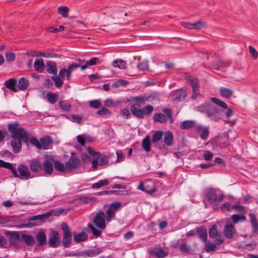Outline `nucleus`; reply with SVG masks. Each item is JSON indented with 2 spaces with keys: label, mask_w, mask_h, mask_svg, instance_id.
<instances>
[{
  "label": "nucleus",
  "mask_w": 258,
  "mask_h": 258,
  "mask_svg": "<svg viewBox=\"0 0 258 258\" xmlns=\"http://www.w3.org/2000/svg\"><path fill=\"white\" fill-rule=\"evenodd\" d=\"M46 98L50 104H54L58 98L57 95L55 93L49 92L46 94Z\"/></svg>",
  "instance_id": "obj_39"
},
{
  "label": "nucleus",
  "mask_w": 258,
  "mask_h": 258,
  "mask_svg": "<svg viewBox=\"0 0 258 258\" xmlns=\"http://www.w3.org/2000/svg\"><path fill=\"white\" fill-rule=\"evenodd\" d=\"M197 233L200 238L204 242H206L207 238V232L206 229L204 227H201L197 230Z\"/></svg>",
  "instance_id": "obj_31"
},
{
  "label": "nucleus",
  "mask_w": 258,
  "mask_h": 258,
  "mask_svg": "<svg viewBox=\"0 0 258 258\" xmlns=\"http://www.w3.org/2000/svg\"><path fill=\"white\" fill-rule=\"evenodd\" d=\"M213 156L212 153L209 151H205L203 157L205 160L209 161L211 160Z\"/></svg>",
  "instance_id": "obj_64"
},
{
  "label": "nucleus",
  "mask_w": 258,
  "mask_h": 258,
  "mask_svg": "<svg viewBox=\"0 0 258 258\" xmlns=\"http://www.w3.org/2000/svg\"><path fill=\"white\" fill-rule=\"evenodd\" d=\"M3 167L10 170L14 177H19L18 173L16 170L13 167V166L11 163L5 162Z\"/></svg>",
  "instance_id": "obj_47"
},
{
  "label": "nucleus",
  "mask_w": 258,
  "mask_h": 258,
  "mask_svg": "<svg viewBox=\"0 0 258 258\" xmlns=\"http://www.w3.org/2000/svg\"><path fill=\"white\" fill-rule=\"evenodd\" d=\"M7 235L10 237L9 243L11 245L14 246L16 248L19 247L18 240L20 238L19 235L17 232H8Z\"/></svg>",
  "instance_id": "obj_11"
},
{
  "label": "nucleus",
  "mask_w": 258,
  "mask_h": 258,
  "mask_svg": "<svg viewBox=\"0 0 258 258\" xmlns=\"http://www.w3.org/2000/svg\"><path fill=\"white\" fill-rule=\"evenodd\" d=\"M148 185V184H146V183H140L138 188L141 190L145 191L148 194H152L156 191V188L154 185L152 186V188L151 189H147L146 187Z\"/></svg>",
  "instance_id": "obj_38"
},
{
  "label": "nucleus",
  "mask_w": 258,
  "mask_h": 258,
  "mask_svg": "<svg viewBox=\"0 0 258 258\" xmlns=\"http://www.w3.org/2000/svg\"><path fill=\"white\" fill-rule=\"evenodd\" d=\"M186 96V91L184 89L176 90L173 94V100H183Z\"/></svg>",
  "instance_id": "obj_17"
},
{
  "label": "nucleus",
  "mask_w": 258,
  "mask_h": 258,
  "mask_svg": "<svg viewBox=\"0 0 258 258\" xmlns=\"http://www.w3.org/2000/svg\"><path fill=\"white\" fill-rule=\"evenodd\" d=\"M153 119L155 121L165 123L167 121V117L162 113H156L153 116Z\"/></svg>",
  "instance_id": "obj_41"
},
{
  "label": "nucleus",
  "mask_w": 258,
  "mask_h": 258,
  "mask_svg": "<svg viewBox=\"0 0 258 258\" xmlns=\"http://www.w3.org/2000/svg\"><path fill=\"white\" fill-rule=\"evenodd\" d=\"M88 227L90 228L94 236L99 237L101 235V231L96 229L92 224L89 223L88 224Z\"/></svg>",
  "instance_id": "obj_55"
},
{
  "label": "nucleus",
  "mask_w": 258,
  "mask_h": 258,
  "mask_svg": "<svg viewBox=\"0 0 258 258\" xmlns=\"http://www.w3.org/2000/svg\"><path fill=\"white\" fill-rule=\"evenodd\" d=\"M151 140L149 136H146L143 140L142 147L147 152H149L151 150Z\"/></svg>",
  "instance_id": "obj_37"
},
{
  "label": "nucleus",
  "mask_w": 258,
  "mask_h": 258,
  "mask_svg": "<svg viewBox=\"0 0 258 258\" xmlns=\"http://www.w3.org/2000/svg\"><path fill=\"white\" fill-rule=\"evenodd\" d=\"M34 68L35 71L42 73L45 68V64L43 61V59H37L34 62Z\"/></svg>",
  "instance_id": "obj_28"
},
{
  "label": "nucleus",
  "mask_w": 258,
  "mask_h": 258,
  "mask_svg": "<svg viewBox=\"0 0 258 258\" xmlns=\"http://www.w3.org/2000/svg\"><path fill=\"white\" fill-rule=\"evenodd\" d=\"M69 8L67 6H61L58 8V13L63 17H68Z\"/></svg>",
  "instance_id": "obj_48"
},
{
  "label": "nucleus",
  "mask_w": 258,
  "mask_h": 258,
  "mask_svg": "<svg viewBox=\"0 0 258 258\" xmlns=\"http://www.w3.org/2000/svg\"><path fill=\"white\" fill-rule=\"evenodd\" d=\"M47 71L49 74L55 75L57 72L56 63L51 61H48L46 63Z\"/></svg>",
  "instance_id": "obj_29"
},
{
  "label": "nucleus",
  "mask_w": 258,
  "mask_h": 258,
  "mask_svg": "<svg viewBox=\"0 0 258 258\" xmlns=\"http://www.w3.org/2000/svg\"><path fill=\"white\" fill-rule=\"evenodd\" d=\"M229 62L228 61H224L222 60L218 59L214 62L213 68L216 70H223L225 68L228 67Z\"/></svg>",
  "instance_id": "obj_26"
},
{
  "label": "nucleus",
  "mask_w": 258,
  "mask_h": 258,
  "mask_svg": "<svg viewBox=\"0 0 258 258\" xmlns=\"http://www.w3.org/2000/svg\"><path fill=\"white\" fill-rule=\"evenodd\" d=\"M101 105L100 101L97 100H94L89 101V105L91 107L94 108H98Z\"/></svg>",
  "instance_id": "obj_58"
},
{
  "label": "nucleus",
  "mask_w": 258,
  "mask_h": 258,
  "mask_svg": "<svg viewBox=\"0 0 258 258\" xmlns=\"http://www.w3.org/2000/svg\"><path fill=\"white\" fill-rule=\"evenodd\" d=\"M51 79L54 82L55 87L57 88H60L63 84V80L57 75L52 76Z\"/></svg>",
  "instance_id": "obj_43"
},
{
  "label": "nucleus",
  "mask_w": 258,
  "mask_h": 258,
  "mask_svg": "<svg viewBox=\"0 0 258 258\" xmlns=\"http://www.w3.org/2000/svg\"><path fill=\"white\" fill-rule=\"evenodd\" d=\"M30 142L32 145L35 146L38 149H41V147H40V144H41L40 141L39 142L38 140H37L35 138H31L30 139Z\"/></svg>",
  "instance_id": "obj_63"
},
{
  "label": "nucleus",
  "mask_w": 258,
  "mask_h": 258,
  "mask_svg": "<svg viewBox=\"0 0 258 258\" xmlns=\"http://www.w3.org/2000/svg\"><path fill=\"white\" fill-rule=\"evenodd\" d=\"M78 61H79V64L72 63L68 67V69H66L68 71L67 80L68 81L71 80L72 72L76 69L79 68L80 67V64H82V63L84 62V60L81 59H78Z\"/></svg>",
  "instance_id": "obj_21"
},
{
  "label": "nucleus",
  "mask_w": 258,
  "mask_h": 258,
  "mask_svg": "<svg viewBox=\"0 0 258 258\" xmlns=\"http://www.w3.org/2000/svg\"><path fill=\"white\" fill-rule=\"evenodd\" d=\"M217 247V245L215 243H208L205 245V250L207 252L214 251Z\"/></svg>",
  "instance_id": "obj_57"
},
{
  "label": "nucleus",
  "mask_w": 258,
  "mask_h": 258,
  "mask_svg": "<svg viewBox=\"0 0 258 258\" xmlns=\"http://www.w3.org/2000/svg\"><path fill=\"white\" fill-rule=\"evenodd\" d=\"M131 111L134 116L139 118H143L144 117L142 109H138L137 104H134L131 107Z\"/></svg>",
  "instance_id": "obj_25"
},
{
  "label": "nucleus",
  "mask_w": 258,
  "mask_h": 258,
  "mask_svg": "<svg viewBox=\"0 0 258 258\" xmlns=\"http://www.w3.org/2000/svg\"><path fill=\"white\" fill-rule=\"evenodd\" d=\"M211 101L214 103L215 104H217L219 106L221 107V108L227 109L228 108V105L227 104L225 103L224 102L221 101L218 98L213 97L211 98Z\"/></svg>",
  "instance_id": "obj_45"
},
{
  "label": "nucleus",
  "mask_w": 258,
  "mask_h": 258,
  "mask_svg": "<svg viewBox=\"0 0 258 258\" xmlns=\"http://www.w3.org/2000/svg\"><path fill=\"white\" fill-rule=\"evenodd\" d=\"M88 238V235L85 232L76 233L74 234L75 241L80 242L86 240Z\"/></svg>",
  "instance_id": "obj_33"
},
{
  "label": "nucleus",
  "mask_w": 258,
  "mask_h": 258,
  "mask_svg": "<svg viewBox=\"0 0 258 258\" xmlns=\"http://www.w3.org/2000/svg\"><path fill=\"white\" fill-rule=\"evenodd\" d=\"M142 110L143 111L144 115V114L147 115V114H149L151 113L153 111L154 108L151 105H147V106L143 107Z\"/></svg>",
  "instance_id": "obj_59"
},
{
  "label": "nucleus",
  "mask_w": 258,
  "mask_h": 258,
  "mask_svg": "<svg viewBox=\"0 0 258 258\" xmlns=\"http://www.w3.org/2000/svg\"><path fill=\"white\" fill-rule=\"evenodd\" d=\"M61 228L63 231L62 244L64 247H69L71 244L72 233L67 224L63 223Z\"/></svg>",
  "instance_id": "obj_4"
},
{
  "label": "nucleus",
  "mask_w": 258,
  "mask_h": 258,
  "mask_svg": "<svg viewBox=\"0 0 258 258\" xmlns=\"http://www.w3.org/2000/svg\"><path fill=\"white\" fill-rule=\"evenodd\" d=\"M231 218L233 223L236 224L240 221H243L245 220L246 218L243 215L234 214L231 216Z\"/></svg>",
  "instance_id": "obj_49"
},
{
  "label": "nucleus",
  "mask_w": 258,
  "mask_h": 258,
  "mask_svg": "<svg viewBox=\"0 0 258 258\" xmlns=\"http://www.w3.org/2000/svg\"><path fill=\"white\" fill-rule=\"evenodd\" d=\"M180 24L182 26L189 30H200L206 27V23L201 20L197 21L194 23L181 22Z\"/></svg>",
  "instance_id": "obj_6"
},
{
  "label": "nucleus",
  "mask_w": 258,
  "mask_h": 258,
  "mask_svg": "<svg viewBox=\"0 0 258 258\" xmlns=\"http://www.w3.org/2000/svg\"><path fill=\"white\" fill-rule=\"evenodd\" d=\"M122 207V204L119 202H115L110 204L108 210L106 212V220L110 222L115 215L116 212L118 211Z\"/></svg>",
  "instance_id": "obj_3"
},
{
  "label": "nucleus",
  "mask_w": 258,
  "mask_h": 258,
  "mask_svg": "<svg viewBox=\"0 0 258 258\" xmlns=\"http://www.w3.org/2000/svg\"><path fill=\"white\" fill-rule=\"evenodd\" d=\"M36 238L39 243V245H43L46 243V237L44 232H38L36 235Z\"/></svg>",
  "instance_id": "obj_34"
},
{
  "label": "nucleus",
  "mask_w": 258,
  "mask_h": 258,
  "mask_svg": "<svg viewBox=\"0 0 258 258\" xmlns=\"http://www.w3.org/2000/svg\"><path fill=\"white\" fill-rule=\"evenodd\" d=\"M6 87L14 92L18 91L17 86V81L15 79H10L6 81L5 83Z\"/></svg>",
  "instance_id": "obj_27"
},
{
  "label": "nucleus",
  "mask_w": 258,
  "mask_h": 258,
  "mask_svg": "<svg viewBox=\"0 0 258 258\" xmlns=\"http://www.w3.org/2000/svg\"><path fill=\"white\" fill-rule=\"evenodd\" d=\"M210 106L208 104H204L197 107V110L202 112L208 114V109H209Z\"/></svg>",
  "instance_id": "obj_60"
},
{
  "label": "nucleus",
  "mask_w": 258,
  "mask_h": 258,
  "mask_svg": "<svg viewBox=\"0 0 258 258\" xmlns=\"http://www.w3.org/2000/svg\"><path fill=\"white\" fill-rule=\"evenodd\" d=\"M194 126L195 121L191 120H186L181 123L180 127L181 129L186 130L192 128L194 127Z\"/></svg>",
  "instance_id": "obj_40"
},
{
  "label": "nucleus",
  "mask_w": 258,
  "mask_h": 258,
  "mask_svg": "<svg viewBox=\"0 0 258 258\" xmlns=\"http://www.w3.org/2000/svg\"><path fill=\"white\" fill-rule=\"evenodd\" d=\"M8 130L13 139L22 140L26 143L28 142L29 139L28 133L24 128L19 127L17 122L9 124Z\"/></svg>",
  "instance_id": "obj_1"
},
{
  "label": "nucleus",
  "mask_w": 258,
  "mask_h": 258,
  "mask_svg": "<svg viewBox=\"0 0 258 258\" xmlns=\"http://www.w3.org/2000/svg\"><path fill=\"white\" fill-rule=\"evenodd\" d=\"M232 206L229 203L226 202L222 205L221 210L223 213L230 211L232 210Z\"/></svg>",
  "instance_id": "obj_56"
},
{
  "label": "nucleus",
  "mask_w": 258,
  "mask_h": 258,
  "mask_svg": "<svg viewBox=\"0 0 258 258\" xmlns=\"http://www.w3.org/2000/svg\"><path fill=\"white\" fill-rule=\"evenodd\" d=\"M53 164L54 167L56 170L61 172H67L69 171L67 166H66V163L65 165H63L62 163L59 162V161H54Z\"/></svg>",
  "instance_id": "obj_32"
},
{
  "label": "nucleus",
  "mask_w": 258,
  "mask_h": 258,
  "mask_svg": "<svg viewBox=\"0 0 258 258\" xmlns=\"http://www.w3.org/2000/svg\"><path fill=\"white\" fill-rule=\"evenodd\" d=\"M209 237L211 238H215L216 237H221V234L218 232L217 227L214 225L212 226L209 231Z\"/></svg>",
  "instance_id": "obj_35"
},
{
  "label": "nucleus",
  "mask_w": 258,
  "mask_h": 258,
  "mask_svg": "<svg viewBox=\"0 0 258 258\" xmlns=\"http://www.w3.org/2000/svg\"><path fill=\"white\" fill-rule=\"evenodd\" d=\"M51 214L49 212L46 213L45 214L35 216V218L37 220V222H38V225L42 222L44 220V219L49 217Z\"/></svg>",
  "instance_id": "obj_53"
},
{
  "label": "nucleus",
  "mask_w": 258,
  "mask_h": 258,
  "mask_svg": "<svg viewBox=\"0 0 258 258\" xmlns=\"http://www.w3.org/2000/svg\"><path fill=\"white\" fill-rule=\"evenodd\" d=\"M29 85L28 80L25 78L20 79L17 85V88L21 90H25Z\"/></svg>",
  "instance_id": "obj_36"
},
{
  "label": "nucleus",
  "mask_w": 258,
  "mask_h": 258,
  "mask_svg": "<svg viewBox=\"0 0 258 258\" xmlns=\"http://www.w3.org/2000/svg\"><path fill=\"white\" fill-rule=\"evenodd\" d=\"M20 240L24 242L27 245H32L35 244V240L33 237L30 235L22 234Z\"/></svg>",
  "instance_id": "obj_22"
},
{
  "label": "nucleus",
  "mask_w": 258,
  "mask_h": 258,
  "mask_svg": "<svg viewBox=\"0 0 258 258\" xmlns=\"http://www.w3.org/2000/svg\"><path fill=\"white\" fill-rule=\"evenodd\" d=\"M30 168L32 171L36 172L42 169V165L37 160L33 159L31 161Z\"/></svg>",
  "instance_id": "obj_23"
},
{
  "label": "nucleus",
  "mask_w": 258,
  "mask_h": 258,
  "mask_svg": "<svg viewBox=\"0 0 258 258\" xmlns=\"http://www.w3.org/2000/svg\"><path fill=\"white\" fill-rule=\"evenodd\" d=\"M163 136V133L162 131H157L153 135L152 138V142L156 143L160 141Z\"/></svg>",
  "instance_id": "obj_54"
},
{
  "label": "nucleus",
  "mask_w": 258,
  "mask_h": 258,
  "mask_svg": "<svg viewBox=\"0 0 258 258\" xmlns=\"http://www.w3.org/2000/svg\"><path fill=\"white\" fill-rule=\"evenodd\" d=\"M35 216H33L29 219V222L27 224L22 225L21 227H30L34 226H36L38 225V222H37V220L34 219Z\"/></svg>",
  "instance_id": "obj_51"
},
{
  "label": "nucleus",
  "mask_w": 258,
  "mask_h": 258,
  "mask_svg": "<svg viewBox=\"0 0 258 258\" xmlns=\"http://www.w3.org/2000/svg\"><path fill=\"white\" fill-rule=\"evenodd\" d=\"M189 83L192 88V98L196 99L199 94V82L196 78H190L189 80Z\"/></svg>",
  "instance_id": "obj_15"
},
{
  "label": "nucleus",
  "mask_w": 258,
  "mask_h": 258,
  "mask_svg": "<svg viewBox=\"0 0 258 258\" xmlns=\"http://www.w3.org/2000/svg\"><path fill=\"white\" fill-rule=\"evenodd\" d=\"M109 181L107 179H103L99 181L98 182L92 184L93 188H100L104 185L108 184Z\"/></svg>",
  "instance_id": "obj_50"
},
{
  "label": "nucleus",
  "mask_w": 258,
  "mask_h": 258,
  "mask_svg": "<svg viewBox=\"0 0 258 258\" xmlns=\"http://www.w3.org/2000/svg\"><path fill=\"white\" fill-rule=\"evenodd\" d=\"M220 110L215 107L210 106L207 116L214 120H218L220 118Z\"/></svg>",
  "instance_id": "obj_13"
},
{
  "label": "nucleus",
  "mask_w": 258,
  "mask_h": 258,
  "mask_svg": "<svg viewBox=\"0 0 258 258\" xmlns=\"http://www.w3.org/2000/svg\"><path fill=\"white\" fill-rule=\"evenodd\" d=\"M5 55L7 61H12L15 58V54L13 52H6Z\"/></svg>",
  "instance_id": "obj_62"
},
{
  "label": "nucleus",
  "mask_w": 258,
  "mask_h": 258,
  "mask_svg": "<svg viewBox=\"0 0 258 258\" xmlns=\"http://www.w3.org/2000/svg\"><path fill=\"white\" fill-rule=\"evenodd\" d=\"M54 161L52 159H47L43 163L42 169L47 174H51L53 170Z\"/></svg>",
  "instance_id": "obj_12"
},
{
  "label": "nucleus",
  "mask_w": 258,
  "mask_h": 258,
  "mask_svg": "<svg viewBox=\"0 0 258 258\" xmlns=\"http://www.w3.org/2000/svg\"><path fill=\"white\" fill-rule=\"evenodd\" d=\"M197 132L200 134V137L204 140H206L209 136V128L207 126L202 125L198 126L197 128Z\"/></svg>",
  "instance_id": "obj_18"
},
{
  "label": "nucleus",
  "mask_w": 258,
  "mask_h": 258,
  "mask_svg": "<svg viewBox=\"0 0 258 258\" xmlns=\"http://www.w3.org/2000/svg\"><path fill=\"white\" fill-rule=\"evenodd\" d=\"M173 137L172 134L168 131L164 134V142L168 146H171L173 144Z\"/></svg>",
  "instance_id": "obj_30"
},
{
  "label": "nucleus",
  "mask_w": 258,
  "mask_h": 258,
  "mask_svg": "<svg viewBox=\"0 0 258 258\" xmlns=\"http://www.w3.org/2000/svg\"><path fill=\"white\" fill-rule=\"evenodd\" d=\"M66 163L68 171H69L70 169H76L78 168L80 164V161L77 157L72 156L69 160Z\"/></svg>",
  "instance_id": "obj_14"
},
{
  "label": "nucleus",
  "mask_w": 258,
  "mask_h": 258,
  "mask_svg": "<svg viewBox=\"0 0 258 258\" xmlns=\"http://www.w3.org/2000/svg\"><path fill=\"white\" fill-rule=\"evenodd\" d=\"M206 196L209 202L215 205H219L224 199L223 195H217L216 190L213 188L207 189Z\"/></svg>",
  "instance_id": "obj_2"
},
{
  "label": "nucleus",
  "mask_w": 258,
  "mask_h": 258,
  "mask_svg": "<svg viewBox=\"0 0 258 258\" xmlns=\"http://www.w3.org/2000/svg\"><path fill=\"white\" fill-rule=\"evenodd\" d=\"M60 243L59 239V234L56 231H52L51 232L48 239V244L52 247H55Z\"/></svg>",
  "instance_id": "obj_8"
},
{
  "label": "nucleus",
  "mask_w": 258,
  "mask_h": 258,
  "mask_svg": "<svg viewBox=\"0 0 258 258\" xmlns=\"http://www.w3.org/2000/svg\"><path fill=\"white\" fill-rule=\"evenodd\" d=\"M219 93L222 97L226 99H229L232 96L233 91L227 88L221 87L219 89Z\"/></svg>",
  "instance_id": "obj_24"
},
{
  "label": "nucleus",
  "mask_w": 258,
  "mask_h": 258,
  "mask_svg": "<svg viewBox=\"0 0 258 258\" xmlns=\"http://www.w3.org/2000/svg\"><path fill=\"white\" fill-rule=\"evenodd\" d=\"M151 254L154 255L156 258H164L168 253L167 250L162 248H151L149 250Z\"/></svg>",
  "instance_id": "obj_9"
},
{
  "label": "nucleus",
  "mask_w": 258,
  "mask_h": 258,
  "mask_svg": "<svg viewBox=\"0 0 258 258\" xmlns=\"http://www.w3.org/2000/svg\"><path fill=\"white\" fill-rule=\"evenodd\" d=\"M249 53L252 55L253 59H256L258 56V53L254 47L252 46H248Z\"/></svg>",
  "instance_id": "obj_61"
},
{
  "label": "nucleus",
  "mask_w": 258,
  "mask_h": 258,
  "mask_svg": "<svg viewBox=\"0 0 258 258\" xmlns=\"http://www.w3.org/2000/svg\"><path fill=\"white\" fill-rule=\"evenodd\" d=\"M153 97L151 96H138L133 97L132 101L139 104H144L147 101H152Z\"/></svg>",
  "instance_id": "obj_19"
},
{
  "label": "nucleus",
  "mask_w": 258,
  "mask_h": 258,
  "mask_svg": "<svg viewBox=\"0 0 258 258\" xmlns=\"http://www.w3.org/2000/svg\"><path fill=\"white\" fill-rule=\"evenodd\" d=\"M92 167L96 169L98 165H104L108 163V158L107 157H101V154L97 155L95 158L92 159Z\"/></svg>",
  "instance_id": "obj_10"
},
{
  "label": "nucleus",
  "mask_w": 258,
  "mask_h": 258,
  "mask_svg": "<svg viewBox=\"0 0 258 258\" xmlns=\"http://www.w3.org/2000/svg\"><path fill=\"white\" fill-rule=\"evenodd\" d=\"M58 105L64 111H69L71 108V105L66 101H59Z\"/></svg>",
  "instance_id": "obj_46"
},
{
  "label": "nucleus",
  "mask_w": 258,
  "mask_h": 258,
  "mask_svg": "<svg viewBox=\"0 0 258 258\" xmlns=\"http://www.w3.org/2000/svg\"><path fill=\"white\" fill-rule=\"evenodd\" d=\"M17 170L20 175L26 179L29 178L30 176L31 173L28 167L24 164L19 165L17 167Z\"/></svg>",
  "instance_id": "obj_16"
},
{
  "label": "nucleus",
  "mask_w": 258,
  "mask_h": 258,
  "mask_svg": "<svg viewBox=\"0 0 258 258\" xmlns=\"http://www.w3.org/2000/svg\"><path fill=\"white\" fill-rule=\"evenodd\" d=\"M236 233V229L234 226L230 222L227 221L223 228L224 236L228 239L232 238L234 234Z\"/></svg>",
  "instance_id": "obj_7"
},
{
  "label": "nucleus",
  "mask_w": 258,
  "mask_h": 258,
  "mask_svg": "<svg viewBox=\"0 0 258 258\" xmlns=\"http://www.w3.org/2000/svg\"><path fill=\"white\" fill-rule=\"evenodd\" d=\"M22 140L13 139L11 141L12 146L13 148V152L16 153H19L22 148Z\"/></svg>",
  "instance_id": "obj_20"
},
{
  "label": "nucleus",
  "mask_w": 258,
  "mask_h": 258,
  "mask_svg": "<svg viewBox=\"0 0 258 258\" xmlns=\"http://www.w3.org/2000/svg\"><path fill=\"white\" fill-rule=\"evenodd\" d=\"M94 225L100 229H104L106 227L105 214L103 212L97 213L93 220Z\"/></svg>",
  "instance_id": "obj_5"
},
{
  "label": "nucleus",
  "mask_w": 258,
  "mask_h": 258,
  "mask_svg": "<svg viewBox=\"0 0 258 258\" xmlns=\"http://www.w3.org/2000/svg\"><path fill=\"white\" fill-rule=\"evenodd\" d=\"M112 66L114 68H118L120 69H124L125 68L126 62L122 59H116L112 62Z\"/></svg>",
  "instance_id": "obj_42"
},
{
  "label": "nucleus",
  "mask_w": 258,
  "mask_h": 258,
  "mask_svg": "<svg viewBox=\"0 0 258 258\" xmlns=\"http://www.w3.org/2000/svg\"><path fill=\"white\" fill-rule=\"evenodd\" d=\"M40 145L41 147V149L43 148L44 150L47 149L50 143L49 138L45 137L41 139L40 140Z\"/></svg>",
  "instance_id": "obj_44"
},
{
  "label": "nucleus",
  "mask_w": 258,
  "mask_h": 258,
  "mask_svg": "<svg viewBox=\"0 0 258 258\" xmlns=\"http://www.w3.org/2000/svg\"><path fill=\"white\" fill-rule=\"evenodd\" d=\"M139 70L141 71L147 70L149 69V61L148 60H143L139 62L137 66Z\"/></svg>",
  "instance_id": "obj_52"
}]
</instances>
